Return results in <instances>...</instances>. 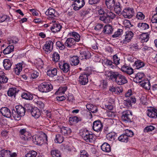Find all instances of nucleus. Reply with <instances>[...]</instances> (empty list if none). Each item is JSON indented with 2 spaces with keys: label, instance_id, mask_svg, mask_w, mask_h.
Returning a JSON list of instances; mask_svg holds the SVG:
<instances>
[{
  "label": "nucleus",
  "instance_id": "nucleus-1",
  "mask_svg": "<svg viewBox=\"0 0 157 157\" xmlns=\"http://www.w3.org/2000/svg\"><path fill=\"white\" fill-rule=\"evenodd\" d=\"M68 35L74 37L75 39L68 38L65 43V45L68 48H71L75 44V42H78L80 40L79 35L75 32L70 33Z\"/></svg>",
  "mask_w": 157,
  "mask_h": 157
},
{
  "label": "nucleus",
  "instance_id": "nucleus-2",
  "mask_svg": "<svg viewBox=\"0 0 157 157\" xmlns=\"http://www.w3.org/2000/svg\"><path fill=\"white\" fill-rule=\"evenodd\" d=\"M80 135L86 142H92L95 140V135L86 129H81Z\"/></svg>",
  "mask_w": 157,
  "mask_h": 157
},
{
  "label": "nucleus",
  "instance_id": "nucleus-3",
  "mask_svg": "<svg viewBox=\"0 0 157 157\" xmlns=\"http://www.w3.org/2000/svg\"><path fill=\"white\" fill-rule=\"evenodd\" d=\"M44 139L47 140V135L43 132L41 133L40 136L35 135L32 137V140L33 142L37 145H40L42 144Z\"/></svg>",
  "mask_w": 157,
  "mask_h": 157
},
{
  "label": "nucleus",
  "instance_id": "nucleus-4",
  "mask_svg": "<svg viewBox=\"0 0 157 157\" xmlns=\"http://www.w3.org/2000/svg\"><path fill=\"white\" fill-rule=\"evenodd\" d=\"M106 16H102L100 17L99 19L105 23H108L111 21L116 17L115 14L110 11H107L106 12Z\"/></svg>",
  "mask_w": 157,
  "mask_h": 157
},
{
  "label": "nucleus",
  "instance_id": "nucleus-5",
  "mask_svg": "<svg viewBox=\"0 0 157 157\" xmlns=\"http://www.w3.org/2000/svg\"><path fill=\"white\" fill-rule=\"evenodd\" d=\"M52 89V85L50 83H43L38 86L39 91L43 93L48 92L51 91Z\"/></svg>",
  "mask_w": 157,
  "mask_h": 157
},
{
  "label": "nucleus",
  "instance_id": "nucleus-6",
  "mask_svg": "<svg viewBox=\"0 0 157 157\" xmlns=\"http://www.w3.org/2000/svg\"><path fill=\"white\" fill-rule=\"evenodd\" d=\"M121 14L124 18H131L134 14V11L132 8L127 7L123 10Z\"/></svg>",
  "mask_w": 157,
  "mask_h": 157
},
{
  "label": "nucleus",
  "instance_id": "nucleus-7",
  "mask_svg": "<svg viewBox=\"0 0 157 157\" xmlns=\"http://www.w3.org/2000/svg\"><path fill=\"white\" fill-rule=\"evenodd\" d=\"M53 48V43L50 40L47 41L44 44L43 49L46 54L49 53Z\"/></svg>",
  "mask_w": 157,
  "mask_h": 157
},
{
  "label": "nucleus",
  "instance_id": "nucleus-8",
  "mask_svg": "<svg viewBox=\"0 0 157 157\" xmlns=\"http://www.w3.org/2000/svg\"><path fill=\"white\" fill-rule=\"evenodd\" d=\"M119 74L118 72L107 71L105 72V75L107 78L113 81H116Z\"/></svg>",
  "mask_w": 157,
  "mask_h": 157
},
{
  "label": "nucleus",
  "instance_id": "nucleus-9",
  "mask_svg": "<svg viewBox=\"0 0 157 157\" xmlns=\"http://www.w3.org/2000/svg\"><path fill=\"white\" fill-rule=\"evenodd\" d=\"M132 118V113L131 111L126 110L122 113L121 116L122 120L125 122H130Z\"/></svg>",
  "mask_w": 157,
  "mask_h": 157
},
{
  "label": "nucleus",
  "instance_id": "nucleus-10",
  "mask_svg": "<svg viewBox=\"0 0 157 157\" xmlns=\"http://www.w3.org/2000/svg\"><path fill=\"white\" fill-rule=\"evenodd\" d=\"M85 5L83 0H74L72 6L75 10H78L81 8Z\"/></svg>",
  "mask_w": 157,
  "mask_h": 157
},
{
  "label": "nucleus",
  "instance_id": "nucleus-11",
  "mask_svg": "<svg viewBox=\"0 0 157 157\" xmlns=\"http://www.w3.org/2000/svg\"><path fill=\"white\" fill-rule=\"evenodd\" d=\"M133 33L131 31H128L125 32V34L123 36V39L122 42L123 43H127L130 42L132 38Z\"/></svg>",
  "mask_w": 157,
  "mask_h": 157
},
{
  "label": "nucleus",
  "instance_id": "nucleus-12",
  "mask_svg": "<svg viewBox=\"0 0 157 157\" xmlns=\"http://www.w3.org/2000/svg\"><path fill=\"white\" fill-rule=\"evenodd\" d=\"M89 75L87 74L82 73L81 74L79 77V82L82 85H86L88 82V76Z\"/></svg>",
  "mask_w": 157,
  "mask_h": 157
},
{
  "label": "nucleus",
  "instance_id": "nucleus-13",
  "mask_svg": "<svg viewBox=\"0 0 157 157\" xmlns=\"http://www.w3.org/2000/svg\"><path fill=\"white\" fill-rule=\"evenodd\" d=\"M93 130L97 132L101 131L103 128V125L100 121H95L93 123Z\"/></svg>",
  "mask_w": 157,
  "mask_h": 157
},
{
  "label": "nucleus",
  "instance_id": "nucleus-14",
  "mask_svg": "<svg viewBox=\"0 0 157 157\" xmlns=\"http://www.w3.org/2000/svg\"><path fill=\"white\" fill-rule=\"evenodd\" d=\"M20 132L22 135L21 138L22 139L26 141L29 140L30 138V133L25 129H21Z\"/></svg>",
  "mask_w": 157,
  "mask_h": 157
},
{
  "label": "nucleus",
  "instance_id": "nucleus-15",
  "mask_svg": "<svg viewBox=\"0 0 157 157\" xmlns=\"http://www.w3.org/2000/svg\"><path fill=\"white\" fill-rule=\"evenodd\" d=\"M52 22L54 23L51 28V30L53 33H56L59 31L61 29V25L58 23H56V21L52 19Z\"/></svg>",
  "mask_w": 157,
  "mask_h": 157
},
{
  "label": "nucleus",
  "instance_id": "nucleus-16",
  "mask_svg": "<svg viewBox=\"0 0 157 157\" xmlns=\"http://www.w3.org/2000/svg\"><path fill=\"white\" fill-rule=\"evenodd\" d=\"M116 82L118 85H122L126 83L127 80L124 76L119 73Z\"/></svg>",
  "mask_w": 157,
  "mask_h": 157
},
{
  "label": "nucleus",
  "instance_id": "nucleus-17",
  "mask_svg": "<svg viewBox=\"0 0 157 157\" xmlns=\"http://www.w3.org/2000/svg\"><path fill=\"white\" fill-rule=\"evenodd\" d=\"M0 112L2 115L7 118H10L11 116L10 110L7 107H3L1 108Z\"/></svg>",
  "mask_w": 157,
  "mask_h": 157
},
{
  "label": "nucleus",
  "instance_id": "nucleus-18",
  "mask_svg": "<svg viewBox=\"0 0 157 157\" xmlns=\"http://www.w3.org/2000/svg\"><path fill=\"white\" fill-rule=\"evenodd\" d=\"M30 112L32 116L35 118H38L40 115V111L36 107L32 108Z\"/></svg>",
  "mask_w": 157,
  "mask_h": 157
},
{
  "label": "nucleus",
  "instance_id": "nucleus-19",
  "mask_svg": "<svg viewBox=\"0 0 157 157\" xmlns=\"http://www.w3.org/2000/svg\"><path fill=\"white\" fill-rule=\"evenodd\" d=\"M136 100L134 96H132L130 99L124 101V105L128 108L132 107V103H136Z\"/></svg>",
  "mask_w": 157,
  "mask_h": 157
},
{
  "label": "nucleus",
  "instance_id": "nucleus-20",
  "mask_svg": "<svg viewBox=\"0 0 157 157\" xmlns=\"http://www.w3.org/2000/svg\"><path fill=\"white\" fill-rule=\"evenodd\" d=\"M109 90L115 94H119L123 91L122 88L121 87L110 86Z\"/></svg>",
  "mask_w": 157,
  "mask_h": 157
},
{
  "label": "nucleus",
  "instance_id": "nucleus-21",
  "mask_svg": "<svg viewBox=\"0 0 157 157\" xmlns=\"http://www.w3.org/2000/svg\"><path fill=\"white\" fill-rule=\"evenodd\" d=\"M150 32L144 33L140 35V39L142 42H147L149 38Z\"/></svg>",
  "mask_w": 157,
  "mask_h": 157
},
{
  "label": "nucleus",
  "instance_id": "nucleus-22",
  "mask_svg": "<svg viewBox=\"0 0 157 157\" xmlns=\"http://www.w3.org/2000/svg\"><path fill=\"white\" fill-rule=\"evenodd\" d=\"M24 64L23 62L17 64L14 68V71L15 74L17 75H19L22 69V66Z\"/></svg>",
  "mask_w": 157,
  "mask_h": 157
},
{
  "label": "nucleus",
  "instance_id": "nucleus-23",
  "mask_svg": "<svg viewBox=\"0 0 157 157\" xmlns=\"http://www.w3.org/2000/svg\"><path fill=\"white\" fill-rule=\"evenodd\" d=\"M147 115L150 117L156 118L157 117V110L155 109H148Z\"/></svg>",
  "mask_w": 157,
  "mask_h": 157
},
{
  "label": "nucleus",
  "instance_id": "nucleus-24",
  "mask_svg": "<svg viewBox=\"0 0 157 157\" xmlns=\"http://www.w3.org/2000/svg\"><path fill=\"white\" fill-rule=\"evenodd\" d=\"M140 85L143 88L146 90H149L151 87V85L149 81L147 79L142 80L140 83Z\"/></svg>",
  "mask_w": 157,
  "mask_h": 157
},
{
  "label": "nucleus",
  "instance_id": "nucleus-25",
  "mask_svg": "<svg viewBox=\"0 0 157 157\" xmlns=\"http://www.w3.org/2000/svg\"><path fill=\"white\" fill-rule=\"evenodd\" d=\"M144 75L143 73L139 72L136 75L135 77L134 78V81L136 83H140L143 78Z\"/></svg>",
  "mask_w": 157,
  "mask_h": 157
},
{
  "label": "nucleus",
  "instance_id": "nucleus-26",
  "mask_svg": "<svg viewBox=\"0 0 157 157\" xmlns=\"http://www.w3.org/2000/svg\"><path fill=\"white\" fill-rule=\"evenodd\" d=\"M121 71L129 75L132 74L133 72V69L129 66H123L121 68Z\"/></svg>",
  "mask_w": 157,
  "mask_h": 157
},
{
  "label": "nucleus",
  "instance_id": "nucleus-27",
  "mask_svg": "<svg viewBox=\"0 0 157 157\" xmlns=\"http://www.w3.org/2000/svg\"><path fill=\"white\" fill-rule=\"evenodd\" d=\"M59 68L64 72H67L69 70V65L67 63H60L59 64Z\"/></svg>",
  "mask_w": 157,
  "mask_h": 157
},
{
  "label": "nucleus",
  "instance_id": "nucleus-28",
  "mask_svg": "<svg viewBox=\"0 0 157 157\" xmlns=\"http://www.w3.org/2000/svg\"><path fill=\"white\" fill-rule=\"evenodd\" d=\"M62 133L65 136L70 135L71 133V130L68 127H62L61 129Z\"/></svg>",
  "mask_w": 157,
  "mask_h": 157
},
{
  "label": "nucleus",
  "instance_id": "nucleus-29",
  "mask_svg": "<svg viewBox=\"0 0 157 157\" xmlns=\"http://www.w3.org/2000/svg\"><path fill=\"white\" fill-rule=\"evenodd\" d=\"M101 148L103 151L105 152H109L111 151L110 145L106 143H104L101 145Z\"/></svg>",
  "mask_w": 157,
  "mask_h": 157
},
{
  "label": "nucleus",
  "instance_id": "nucleus-30",
  "mask_svg": "<svg viewBox=\"0 0 157 157\" xmlns=\"http://www.w3.org/2000/svg\"><path fill=\"white\" fill-rule=\"evenodd\" d=\"M61 147H63L64 149L68 152H73L76 151L75 149L72 145L67 144H62Z\"/></svg>",
  "mask_w": 157,
  "mask_h": 157
},
{
  "label": "nucleus",
  "instance_id": "nucleus-31",
  "mask_svg": "<svg viewBox=\"0 0 157 157\" xmlns=\"http://www.w3.org/2000/svg\"><path fill=\"white\" fill-rule=\"evenodd\" d=\"M21 97L27 100H31L33 98L32 94L28 92L22 93Z\"/></svg>",
  "mask_w": 157,
  "mask_h": 157
},
{
  "label": "nucleus",
  "instance_id": "nucleus-32",
  "mask_svg": "<svg viewBox=\"0 0 157 157\" xmlns=\"http://www.w3.org/2000/svg\"><path fill=\"white\" fill-rule=\"evenodd\" d=\"M15 108L16 111L19 113V114L22 116H24L25 113V108L21 105H17L16 106Z\"/></svg>",
  "mask_w": 157,
  "mask_h": 157
},
{
  "label": "nucleus",
  "instance_id": "nucleus-33",
  "mask_svg": "<svg viewBox=\"0 0 157 157\" xmlns=\"http://www.w3.org/2000/svg\"><path fill=\"white\" fill-rule=\"evenodd\" d=\"M3 63L4 68L6 70L10 69L12 66L11 61L9 59H4Z\"/></svg>",
  "mask_w": 157,
  "mask_h": 157
},
{
  "label": "nucleus",
  "instance_id": "nucleus-34",
  "mask_svg": "<svg viewBox=\"0 0 157 157\" xmlns=\"http://www.w3.org/2000/svg\"><path fill=\"white\" fill-rule=\"evenodd\" d=\"M55 11L54 9L52 8H49L46 11V14L48 16H51V17L49 18V19L51 20L53 19L54 17L55 16Z\"/></svg>",
  "mask_w": 157,
  "mask_h": 157
},
{
  "label": "nucleus",
  "instance_id": "nucleus-35",
  "mask_svg": "<svg viewBox=\"0 0 157 157\" xmlns=\"http://www.w3.org/2000/svg\"><path fill=\"white\" fill-rule=\"evenodd\" d=\"M105 2L107 7L110 10L113 9L115 4L114 0H105Z\"/></svg>",
  "mask_w": 157,
  "mask_h": 157
},
{
  "label": "nucleus",
  "instance_id": "nucleus-36",
  "mask_svg": "<svg viewBox=\"0 0 157 157\" xmlns=\"http://www.w3.org/2000/svg\"><path fill=\"white\" fill-rule=\"evenodd\" d=\"M137 26L139 29L141 30H146L149 28V25L145 23H139L137 25Z\"/></svg>",
  "mask_w": 157,
  "mask_h": 157
},
{
  "label": "nucleus",
  "instance_id": "nucleus-37",
  "mask_svg": "<svg viewBox=\"0 0 157 157\" xmlns=\"http://www.w3.org/2000/svg\"><path fill=\"white\" fill-rule=\"evenodd\" d=\"M70 63L72 66L77 65L79 63L78 57L77 56H74L71 58Z\"/></svg>",
  "mask_w": 157,
  "mask_h": 157
},
{
  "label": "nucleus",
  "instance_id": "nucleus-38",
  "mask_svg": "<svg viewBox=\"0 0 157 157\" xmlns=\"http://www.w3.org/2000/svg\"><path fill=\"white\" fill-rule=\"evenodd\" d=\"M57 71L56 68H53L47 71V74L50 77H53L57 74Z\"/></svg>",
  "mask_w": 157,
  "mask_h": 157
},
{
  "label": "nucleus",
  "instance_id": "nucleus-39",
  "mask_svg": "<svg viewBox=\"0 0 157 157\" xmlns=\"http://www.w3.org/2000/svg\"><path fill=\"white\" fill-rule=\"evenodd\" d=\"M87 109L93 113H96L97 112L98 109L96 107L91 104H87L86 105Z\"/></svg>",
  "mask_w": 157,
  "mask_h": 157
},
{
  "label": "nucleus",
  "instance_id": "nucleus-40",
  "mask_svg": "<svg viewBox=\"0 0 157 157\" xmlns=\"http://www.w3.org/2000/svg\"><path fill=\"white\" fill-rule=\"evenodd\" d=\"M14 47L13 45H9L3 50V52L4 54L7 55L11 53L13 51Z\"/></svg>",
  "mask_w": 157,
  "mask_h": 157
},
{
  "label": "nucleus",
  "instance_id": "nucleus-41",
  "mask_svg": "<svg viewBox=\"0 0 157 157\" xmlns=\"http://www.w3.org/2000/svg\"><path fill=\"white\" fill-rule=\"evenodd\" d=\"M17 91V88L15 87L10 88L7 92V94L9 97L15 96Z\"/></svg>",
  "mask_w": 157,
  "mask_h": 157
},
{
  "label": "nucleus",
  "instance_id": "nucleus-42",
  "mask_svg": "<svg viewBox=\"0 0 157 157\" xmlns=\"http://www.w3.org/2000/svg\"><path fill=\"white\" fill-rule=\"evenodd\" d=\"M113 31L112 26L110 25H106L104 28L103 32L106 34L111 33Z\"/></svg>",
  "mask_w": 157,
  "mask_h": 157
},
{
  "label": "nucleus",
  "instance_id": "nucleus-43",
  "mask_svg": "<svg viewBox=\"0 0 157 157\" xmlns=\"http://www.w3.org/2000/svg\"><path fill=\"white\" fill-rule=\"evenodd\" d=\"M11 115L13 116L14 119L17 121L20 120L21 117L22 116L19 114V113L15 109H13L12 111V113Z\"/></svg>",
  "mask_w": 157,
  "mask_h": 157
},
{
  "label": "nucleus",
  "instance_id": "nucleus-44",
  "mask_svg": "<svg viewBox=\"0 0 157 157\" xmlns=\"http://www.w3.org/2000/svg\"><path fill=\"white\" fill-rule=\"evenodd\" d=\"M51 153L52 157H61V153L58 150H52L51 151Z\"/></svg>",
  "mask_w": 157,
  "mask_h": 157
},
{
  "label": "nucleus",
  "instance_id": "nucleus-45",
  "mask_svg": "<svg viewBox=\"0 0 157 157\" xmlns=\"http://www.w3.org/2000/svg\"><path fill=\"white\" fill-rule=\"evenodd\" d=\"M67 90L66 86L60 87L58 90L55 92V94L58 95H61L64 94Z\"/></svg>",
  "mask_w": 157,
  "mask_h": 157
},
{
  "label": "nucleus",
  "instance_id": "nucleus-46",
  "mask_svg": "<svg viewBox=\"0 0 157 157\" xmlns=\"http://www.w3.org/2000/svg\"><path fill=\"white\" fill-rule=\"evenodd\" d=\"M144 66V62L140 60H138L135 61L134 63V66L136 67V68L139 69L143 67Z\"/></svg>",
  "mask_w": 157,
  "mask_h": 157
},
{
  "label": "nucleus",
  "instance_id": "nucleus-47",
  "mask_svg": "<svg viewBox=\"0 0 157 157\" xmlns=\"http://www.w3.org/2000/svg\"><path fill=\"white\" fill-rule=\"evenodd\" d=\"M63 138L61 135L60 134L56 135V138L54 140V141L56 143L61 144L63 142Z\"/></svg>",
  "mask_w": 157,
  "mask_h": 157
},
{
  "label": "nucleus",
  "instance_id": "nucleus-48",
  "mask_svg": "<svg viewBox=\"0 0 157 157\" xmlns=\"http://www.w3.org/2000/svg\"><path fill=\"white\" fill-rule=\"evenodd\" d=\"M81 55L83 57V59H87L90 57V53L88 51H81L80 52Z\"/></svg>",
  "mask_w": 157,
  "mask_h": 157
},
{
  "label": "nucleus",
  "instance_id": "nucleus-49",
  "mask_svg": "<svg viewBox=\"0 0 157 157\" xmlns=\"http://www.w3.org/2000/svg\"><path fill=\"white\" fill-rule=\"evenodd\" d=\"M128 139L127 136L124 134L121 135L118 138V139L120 141L126 143L128 141Z\"/></svg>",
  "mask_w": 157,
  "mask_h": 157
},
{
  "label": "nucleus",
  "instance_id": "nucleus-50",
  "mask_svg": "<svg viewBox=\"0 0 157 157\" xmlns=\"http://www.w3.org/2000/svg\"><path fill=\"white\" fill-rule=\"evenodd\" d=\"M113 8L115 12L117 14H119L121 13V9L120 7L119 3H117L116 4H115Z\"/></svg>",
  "mask_w": 157,
  "mask_h": 157
},
{
  "label": "nucleus",
  "instance_id": "nucleus-51",
  "mask_svg": "<svg viewBox=\"0 0 157 157\" xmlns=\"http://www.w3.org/2000/svg\"><path fill=\"white\" fill-rule=\"evenodd\" d=\"M116 134L114 132H112L107 134L106 135L107 139L109 140H112L115 139Z\"/></svg>",
  "mask_w": 157,
  "mask_h": 157
},
{
  "label": "nucleus",
  "instance_id": "nucleus-52",
  "mask_svg": "<svg viewBox=\"0 0 157 157\" xmlns=\"http://www.w3.org/2000/svg\"><path fill=\"white\" fill-rule=\"evenodd\" d=\"M36 67L38 69H42L43 67V63L42 60L39 59L36 63Z\"/></svg>",
  "mask_w": 157,
  "mask_h": 157
},
{
  "label": "nucleus",
  "instance_id": "nucleus-53",
  "mask_svg": "<svg viewBox=\"0 0 157 157\" xmlns=\"http://www.w3.org/2000/svg\"><path fill=\"white\" fill-rule=\"evenodd\" d=\"M113 63L116 65H117L120 63V59L119 57L117 54L114 55L113 57Z\"/></svg>",
  "mask_w": 157,
  "mask_h": 157
},
{
  "label": "nucleus",
  "instance_id": "nucleus-54",
  "mask_svg": "<svg viewBox=\"0 0 157 157\" xmlns=\"http://www.w3.org/2000/svg\"><path fill=\"white\" fill-rule=\"evenodd\" d=\"M29 73L30 74L31 77L33 79H35L37 78L39 75V73L36 71L34 70H31Z\"/></svg>",
  "mask_w": 157,
  "mask_h": 157
},
{
  "label": "nucleus",
  "instance_id": "nucleus-55",
  "mask_svg": "<svg viewBox=\"0 0 157 157\" xmlns=\"http://www.w3.org/2000/svg\"><path fill=\"white\" fill-rule=\"evenodd\" d=\"M156 13L154 14L151 19V21L153 23H155V28L157 29V7L156 8Z\"/></svg>",
  "mask_w": 157,
  "mask_h": 157
},
{
  "label": "nucleus",
  "instance_id": "nucleus-56",
  "mask_svg": "<svg viewBox=\"0 0 157 157\" xmlns=\"http://www.w3.org/2000/svg\"><path fill=\"white\" fill-rule=\"evenodd\" d=\"M122 32L123 30L122 29H118L117 31L114 33V34L112 35V36L113 38H117L122 34Z\"/></svg>",
  "mask_w": 157,
  "mask_h": 157
},
{
  "label": "nucleus",
  "instance_id": "nucleus-57",
  "mask_svg": "<svg viewBox=\"0 0 157 157\" xmlns=\"http://www.w3.org/2000/svg\"><path fill=\"white\" fill-rule=\"evenodd\" d=\"M37 154L36 152L33 150L31 151L25 155V157H36Z\"/></svg>",
  "mask_w": 157,
  "mask_h": 157
},
{
  "label": "nucleus",
  "instance_id": "nucleus-58",
  "mask_svg": "<svg viewBox=\"0 0 157 157\" xmlns=\"http://www.w3.org/2000/svg\"><path fill=\"white\" fill-rule=\"evenodd\" d=\"M123 26L125 28H130L132 26L130 21L127 20H125L123 21Z\"/></svg>",
  "mask_w": 157,
  "mask_h": 157
},
{
  "label": "nucleus",
  "instance_id": "nucleus-59",
  "mask_svg": "<svg viewBox=\"0 0 157 157\" xmlns=\"http://www.w3.org/2000/svg\"><path fill=\"white\" fill-rule=\"evenodd\" d=\"M8 78L5 75H0V83H5L7 82Z\"/></svg>",
  "mask_w": 157,
  "mask_h": 157
},
{
  "label": "nucleus",
  "instance_id": "nucleus-60",
  "mask_svg": "<svg viewBox=\"0 0 157 157\" xmlns=\"http://www.w3.org/2000/svg\"><path fill=\"white\" fill-rule=\"evenodd\" d=\"M8 150L3 149L0 151V157H8Z\"/></svg>",
  "mask_w": 157,
  "mask_h": 157
},
{
  "label": "nucleus",
  "instance_id": "nucleus-61",
  "mask_svg": "<svg viewBox=\"0 0 157 157\" xmlns=\"http://www.w3.org/2000/svg\"><path fill=\"white\" fill-rule=\"evenodd\" d=\"M52 58V60L55 62H56L58 61L59 59V55L58 53L55 52L53 53Z\"/></svg>",
  "mask_w": 157,
  "mask_h": 157
},
{
  "label": "nucleus",
  "instance_id": "nucleus-62",
  "mask_svg": "<svg viewBox=\"0 0 157 157\" xmlns=\"http://www.w3.org/2000/svg\"><path fill=\"white\" fill-rule=\"evenodd\" d=\"M155 128V127L152 125H149L145 127L144 129V132H151L154 130Z\"/></svg>",
  "mask_w": 157,
  "mask_h": 157
},
{
  "label": "nucleus",
  "instance_id": "nucleus-63",
  "mask_svg": "<svg viewBox=\"0 0 157 157\" xmlns=\"http://www.w3.org/2000/svg\"><path fill=\"white\" fill-rule=\"evenodd\" d=\"M56 45L57 47L61 50H63L65 48V45L59 41L56 42Z\"/></svg>",
  "mask_w": 157,
  "mask_h": 157
},
{
  "label": "nucleus",
  "instance_id": "nucleus-64",
  "mask_svg": "<svg viewBox=\"0 0 157 157\" xmlns=\"http://www.w3.org/2000/svg\"><path fill=\"white\" fill-rule=\"evenodd\" d=\"M145 18V15L141 12H138L136 16V18L139 20H142Z\"/></svg>",
  "mask_w": 157,
  "mask_h": 157
}]
</instances>
